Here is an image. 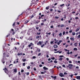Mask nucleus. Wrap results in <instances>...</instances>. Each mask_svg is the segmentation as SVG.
I'll return each instance as SVG.
<instances>
[{"label":"nucleus","mask_w":80,"mask_h":80,"mask_svg":"<svg viewBox=\"0 0 80 80\" xmlns=\"http://www.w3.org/2000/svg\"><path fill=\"white\" fill-rule=\"evenodd\" d=\"M33 58H36V57L35 56H33L32 57Z\"/></svg>","instance_id":"obj_64"},{"label":"nucleus","mask_w":80,"mask_h":80,"mask_svg":"<svg viewBox=\"0 0 80 80\" xmlns=\"http://www.w3.org/2000/svg\"><path fill=\"white\" fill-rule=\"evenodd\" d=\"M22 53L21 52L20 53H18L17 54V55H18V56H19V55H22Z\"/></svg>","instance_id":"obj_12"},{"label":"nucleus","mask_w":80,"mask_h":80,"mask_svg":"<svg viewBox=\"0 0 80 80\" xmlns=\"http://www.w3.org/2000/svg\"><path fill=\"white\" fill-rule=\"evenodd\" d=\"M34 71H36V70H37V69H36V68H34Z\"/></svg>","instance_id":"obj_54"},{"label":"nucleus","mask_w":80,"mask_h":80,"mask_svg":"<svg viewBox=\"0 0 80 80\" xmlns=\"http://www.w3.org/2000/svg\"><path fill=\"white\" fill-rule=\"evenodd\" d=\"M24 72V70L23 69H22L21 71V72Z\"/></svg>","instance_id":"obj_49"},{"label":"nucleus","mask_w":80,"mask_h":80,"mask_svg":"<svg viewBox=\"0 0 80 80\" xmlns=\"http://www.w3.org/2000/svg\"><path fill=\"white\" fill-rule=\"evenodd\" d=\"M46 34H47V35H51V32H50L49 33L48 32H46Z\"/></svg>","instance_id":"obj_10"},{"label":"nucleus","mask_w":80,"mask_h":80,"mask_svg":"<svg viewBox=\"0 0 80 80\" xmlns=\"http://www.w3.org/2000/svg\"><path fill=\"white\" fill-rule=\"evenodd\" d=\"M3 58H4V57H5V53H3Z\"/></svg>","instance_id":"obj_21"},{"label":"nucleus","mask_w":80,"mask_h":80,"mask_svg":"<svg viewBox=\"0 0 80 80\" xmlns=\"http://www.w3.org/2000/svg\"><path fill=\"white\" fill-rule=\"evenodd\" d=\"M25 47V45H22L20 46V48H22V49H23V48Z\"/></svg>","instance_id":"obj_7"},{"label":"nucleus","mask_w":80,"mask_h":80,"mask_svg":"<svg viewBox=\"0 0 80 80\" xmlns=\"http://www.w3.org/2000/svg\"><path fill=\"white\" fill-rule=\"evenodd\" d=\"M51 78H55V79H56L57 78V77L56 76H51Z\"/></svg>","instance_id":"obj_15"},{"label":"nucleus","mask_w":80,"mask_h":80,"mask_svg":"<svg viewBox=\"0 0 80 80\" xmlns=\"http://www.w3.org/2000/svg\"><path fill=\"white\" fill-rule=\"evenodd\" d=\"M41 53H39L38 54V56H40V55H41Z\"/></svg>","instance_id":"obj_59"},{"label":"nucleus","mask_w":80,"mask_h":80,"mask_svg":"<svg viewBox=\"0 0 80 80\" xmlns=\"http://www.w3.org/2000/svg\"><path fill=\"white\" fill-rule=\"evenodd\" d=\"M3 70H5V72L6 73H7V71H8V70H7V68H5V69H3Z\"/></svg>","instance_id":"obj_6"},{"label":"nucleus","mask_w":80,"mask_h":80,"mask_svg":"<svg viewBox=\"0 0 80 80\" xmlns=\"http://www.w3.org/2000/svg\"><path fill=\"white\" fill-rule=\"evenodd\" d=\"M64 57L63 55H60L59 56V58H62V57Z\"/></svg>","instance_id":"obj_37"},{"label":"nucleus","mask_w":80,"mask_h":80,"mask_svg":"<svg viewBox=\"0 0 80 80\" xmlns=\"http://www.w3.org/2000/svg\"><path fill=\"white\" fill-rule=\"evenodd\" d=\"M62 59H63L62 58H59V60L60 61H62Z\"/></svg>","instance_id":"obj_32"},{"label":"nucleus","mask_w":80,"mask_h":80,"mask_svg":"<svg viewBox=\"0 0 80 80\" xmlns=\"http://www.w3.org/2000/svg\"><path fill=\"white\" fill-rule=\"evenodd\" d=\"M53 47L55 48H58V46L56 44H54Z\"/></svg>","instance_id":"obj_5"},{"label":"nucleus","mask_w":80,"mask_h":80,"mask_svg":"<svg viewBox=\"0 0 80 80\" xmlns=\"http://www.w3.org/2000/svg\"><path fill=\"white\" fill-rule=\"evenodd\" d=\"M22 61H23V62H25V61H26V59H23L22 60Z\"/></svg>","instance_id":"obj_41"},{"label":"nucleus","mask_w":80,"mask_h":80,"mask_svg":"<svg viewBox=\"0 0 80 80\" xmlns=\"http://www.w3.org/2000/svg\"><path fill=\"white\" fill-rule=\"evenodd\" d=\"M77 56H78V54H77L74 55V57H77Z\"/></svg>","instance_id":"obj_62"},{"label":"nucleus","mask_w":80,"mask_h":80,"mask_svg":"<svg viewBox=\"0 0 80 80\" xmlns=\"http://www.w3.org/2000/svg\"><path fill=\"white\" fill-rule=\"evenodd\" d=\"M59 76L61 77H64V75L63 73H61L60 74H59Z\"/></svg>","instance_id":"obj_3"},{"label":"nucleus","mask_w":80,"mask_h":80,"mask_svg":"<svg viewBox=\"0 0 80 80\" xmlns=\"http://www.w3.org/2000/svg\"><path fill=\"white\" fill-rule=\"evenodd\" d=\"M62 34H63V35H65V31L63 32Z\"/></svg>","instance_id":"obj_44"},{"label":"nucleus","mask_w":80,"mask_h":80,"mask_svg":"<svg viewBox=\"0 0 80 80\" xmlns=\"http://www.w3.org/2000/svg\"><path fill=\"white\" fill-rule=\"evenodd\" d=\"M79 13V12H78H78H77V13L76 14V15H78V14Z\"/></svg>","instance_id":"obj_39"},{"label":"nucleus","mask_w":80,"mask_h":80,"mask_svg":"<svg viewBox=\"0 0 80 80\" xmlns=\"http://www.w3.org/2000/svg\"><path fill=\"white\" fill-rule=\"evenodd\" d=\"M76 78L78 80H80V76H76Z\"/></svg>","instance_id":"obj_8"},{"label":"nucleus","mask_w":80,"mask_h":80,"mask_svg":"<svg viewBox=\"0 0 80 80\" xmlns=\"http://www.w3.org/2000/svg\"><path fill=\"white\" fill-rule=\"evenodd\" d=\"M41 74H44L45 73V72H41Z\"/></svg>","instance_id":"obj_58"},{"label":"nucleus","mask_w":80,"mask_h":80,"mask_svg":"<svg viewBox=\"0 0 80 80\" xmlns=\"http://www.w3.org/2000/svg\"><path fill=\"white\" fill-rule=\"evenodd\" d=\"M59 36H62V32H60L59 34Z\"/></svg>","instance_id":"obj_42"},{"label":"nucleus","mask_w":80,"mask_h":80,"mask_svg":"<svg viewBox=\"0 0 80 80\" xmlns=\"http://www.w3.org/2000/svg\"><path fill=\"white\" fill-rule=\"evenodd\" d=\"M2 62L3 63H5V60L4 58H3L2 61Z\"/></svg>","instance_id":"obj_14"},{"label":"nucleus","mask_w":80,"mask_h":80,"mask_svg":"<svg viewBox=\"0 0 80 80\" xmlns=\"http://www.w3.org/2000/svg\"><path fill=\"white\" fill-rule=\"evenodd\" d=\"M30 66H28L27 67V69H28V70H29V69H30Z\"/></svg>","instance_id":"obj_38"},{"label":"nucleus","mask_w":80,"mask_h":80,"mask_svg":"<svg viewBox=\"0 0 80 80\" xmlns=\"http://www.w3.org/2000/svg\"><path fill=\"white\" fill-rule=\"evenodd\" d=\"M60 51H58V52H58V53H62V51H61L60 52H59Z\"/></svg>","instance_id":"obj_43"},{"label":"nucleus","mask_w":80,"mask_h":80,"mask_svg":"<svg viewBox=\"0 0 80 80\" xmlns=\"http://www.w3.org/2000/svg\"><path fill=\"white\" fill-rule=\"evenodd\" d=\"M72 35H73V36L75 35V32H72Z\"/></svg>","instance_id":"obj_40"},{"label":"nucleus","mask_w":80,"mask_h":80,"mask_svg":"<svg viewBox=\"0 0 80 80\" xmlns=\"http://www.w3.org/2000/svg\"><path fill=\"white\" fill-rule=\"evenodd\" d=\"M31 46H32L30 44H29L28 45V47H31Z\"/></svg>","instance_id":"obj_63"},{"label":"nucleus","mask_w":80,"mask_h":80,"mask_svg":"<svg viewBox=\"0 0 80 80\" xmlns=\"http://www.w3.org/2000/svg\"><path fill=\"white\" fill-rule=\"evenodd\" d=\"M55 18H56V19H58V18H59V17H57V16H55Z\"/></svg>","instance_id":"obj_25"},{"label":"nucleus","mask_w":80,"mask_h":80,"mask_svg":"<svg viewBox=\"0 0 80 80\" xmlns=\"http://www.w3.org/2000/svg\"><path fill=\"white\" fill-rule=\"evenodd\" d=\"M61 27H65V25L63 24H62L60 26Z\"/></svg>","instance_id":"obj_19"},{"label":"nucleus","mask_w":80,"mask_h":80,"mask_svg":"<svg viewBox=\"0 0 80 80\" xmlns=\"http://www.w3.org/2000/svg\"><path fill=\"white\" fill-rule=\"evenodd\" d=\"M47 21V19H44V20H42L41 21L43 22H41L40 24V25L39 26V27L40 28H42V26H44V25H45L44 23L45 22Z\"/></svg>","instance_id":"obj_1"},{"label":"nucleus","mask_w":80,"mask_h":80,"mask_svg":"<svg viewBox=\"0 0 80 80\" xmlns=\"http://www.w3.org/2000/svg\"><path fill=\"white\" fill-rule=\"evenodd\" d=\"M15 29L16 30V31H17L18 30V28H15Z\"/></svg>","instance_id":"obj_23"},{"label":"nucleus","mask_w":80,"mask_h":80,"mask_svg":"<svg viewBox=\"0 0 80 80\" xmlns=\"http://www.w3.org/2000/svg\"><path fill=\"white\" fill-rule=\"evenodd\" d=\"M37 45H42V42H41V41H39V42L37 43Z\"/></svg>","instance_id":"obj_4"},{"label":"nucleus","mask_w":80,"mask_h":80,"mask_svg":"<svg viewBox=\"0 0 80 80\" xmlns=\"http://www.w3.org/2000/svg\"><path fill=\"white\" fill-rule=\"evenodd\" d=\"M37 51H38V52H40V49L37 48Z\"/></svg>","instance_id":"obj_26"},{"label":"nucleus","mask_w":80,"mask_h":80,"mask_svg":"<svg viewBox=\"0 0 80 80\" xmlns=\"http://www.w3.org/2000/svg\"><path fill=\"white\" fill-rule=\"evenodd\" d=\"M39 38V36H37L36 37V39H38V38Z\"/></svg>","instance_id":"obj_27"},{"label":"nucleus","mask_w":80,"mask_h":80,"mask_svg":"<svg viewBox=\"0 0 80 80\" xmlns=\"http://www.w3.org/2000/svg\"><path fill=\"white\" fill-rule=\"evenodd\" d=\"M39 18L38 19V20H40V19H41V18H42L41 17H40V16H39Z\"/></svg>","instance_id":"obj_48"},{"label":"nucleus","mask_w":80,"mask_h":80,"mask_svg":"<svg viewBox=\"0 0 80 80\" xmlns=\"http://www.w3.org/2000/svg\"><path fill=\"white\" fill-rule=\"evenodd\" d=\"M29 72H28L26 73L27 75H29Z\"/></svg>","instance_id":"obj_45"},{"label":"nucleus","mask_w":80,"mask_h":80,"mask_svg":"<svg viewBox=\"0 0 80 80\" xmlns=\"http://www.w3.org/2000/svg\"><path fill=\"white\" fill-rule=\"evenodd\" d=\"M40 67H42V66H43V65H42V64H40L39 65Z\"/></svg>","instance_id":"obj_51"},{"label":"nucleus","mask_w":80,"mask_h":80,"mask_svg":"<svg viewBox=\"0 0 80 80\" xmlns=\"http://www.w3.org/2000/svg\"><path fill=\"white\" fill-rule=\"evenodd\" d=\"M79 30V29L78 28H77L76 30H75L76 32H78Z\"/></svg>","instance_id":"obj_34"},{"label":"nucleus","mask_w":80,"mask_h":80,"mask_svg":"<svg viewBox=\"0 0 80 80\" xmlns=\"http://www.w3.org/2000/svg\"><path fill=\"white\" fill-rule=\"evenodd\" d=\"M15 22H14L13 24H12V26L13 27H15Z\"/></svg>","instance_id":"obj_28"},{"label":"nucleus","mask_w":80,"mask_h":80,"mask_svg":"<svg viewBox=\"0 0 80 80\" xmlns=\"http://www.w3.org/2000/svg\"><path fill=\"white\" fill-rule=\"evenodd\" d=\"M69 67H73V65L72 64H69Z\"/></svg>","instance_id":"obj_24"},{"label":"nucleus","mask_w":80,"mask_h":80,"mask_svg":"<svg viewBox=\"0 0 80 80\" xmlns=\"http://www.w3.org/2000/svg\"><path fill=\"white\" fill-rule=\"evenodd\" d=\"M29 20L28 21V20H27V22L26 21H25V24L27 23H28V22H29Z\"/></svg>","instance_id":"obj_33"},{"label":"nucleus","mask_w":80,"mask_h":80,"mask_svg":"<svg viewBox=\"0 0 80 80\" xmlns=\"http://www.w3.org/2000/svg\"><path fill=\"white\" fill-rule=\"evenodd\" d=\"M51 59L52 60H55V58L54 57H52L51 58Z\"/></svg>","instance_id":"obj_47"},{"label":"nucleus","mask_w":80,"mask_h":80,"mask_svg":"<svg viewBox=\"0 0 80 80\" xmlns=\"http://www.w3.org/2000/svg\"><path fill=\"white\" fill-rule=\"evenodd\" d=\"M54 41H55V42H58V40H57L56 38H55L54 39Z\"/></svg>","instance_id":"obj_30"},{"label":"nucleus","mask_w":80,"mask_h":80,"mask_svg":"<svg viewBox=\"0 0 80 80\" xmlns=\"http://www.w3.org/2000/svg\"><path fill=\"white\" fill-rule=\"evenodd\" d=\"M50 28H53V26H50Z\"/></svg>","instance_id":"obj_53"},{"label":"nucleus","mask_w":80,"mask_h":80,"mask_svg":"<svg viewBox=\"0 0 80 80\" xmlns=\"http://www.w3.org/2000/svg\"><path fill=\"white\" fill-rule=\"evenodd\" d=\"M64 4H62L60 5V7H63V6H64Z\"/></svg>","instance_id":"obj_52"},{"label":"nucleus","mask_w":80,"mask_h":80,"mask_svg":"<svg viewBox=\"0 0 80 80\" xmlns=\"http://www.w3.org/2000/svg\"><path fill=\"white\" fill-rule=\"evenodd\" d=\"M70 40H72V41H74V38H70Z\"/></svg>","instance_id":"obj_17"},{"label":"nucleus","mask_w":80,"mask_h":80,"mask_svg":"<svg viewBox=\"0 0 80 80\" xmlns=\"http://www.w3.org/2000/svg\"><path fill=\"white\" fill-rule=\"evenodd\" d=\"M54 63H58V62L57 61L55 60L54 61Z\"/></svg>","instance_id":"obj_36"},{"label":"nucleus","mask_w":80,"mask_h":80,"mask_svg":"<svg viewBox=\"0 0 80 80\" xmlns=\"http://www.w3.org/2000/svg\"><path fill=\"white\" fill-rule=\"evenodd\" d=\"M78 38H80V34L78 35Z\"/></svg>","instance_id":"obj_60"},{"label":"nucleus","mask_w":80,"mask_h":80,"mask_svg":"<svg viewBox=\"0 0 80 80\" xmlns=\"http://www.w3.org/2000/svg\"><path fill=\"white\" fill-rule=\"evenodd\" d=\"M53 41H51L50 42V43L51 44H52V43H53Z\"/></svg>","instance_id":"obj_50"},{"label":"nucleus","mask_w":80,"mask_h":80,"mask_svg":"<svg viewBox=\"0 0 80 80\" xmlns=\"http://www.w3.org/2000/svg\"><path fill=\"white\" fill-rule=\"evenodd\" d=\"M14 72L15 73H17V68L14 69Z\"/></svg>","instance_id":"obj_9"},{"label":"nucleus","mask_w":80,"mask_h":80,"mask_svg":"<svg viewBox=\"0 0 80 80\" xmlns=\"http://www.w3.org/2000/svg\"><path fill=\"white\" fill-rule=\"evenodd\" d=\"M34 17V16H33V15L32 14V16H31V18H33Z\"/></svg>","instance_id":"obj_35"},{"label":"nucleus","mask_w":80,"mask_h":80,"mask_svg":"<svg viewBox=\"0 0 80 80\" xmlns=\"http://www.w3.org/2000/svg\"><path fill=\"white\" fill-rule=\"evenodd\" d=\"M73 50L74 51H75V50L77 51V50H78V49H77V48H73Z\"/></svg>","instance_id":"obj_18"},{"label":"nucleus","mask_w":80,"mask_h":80,"mask_svg":"<svg viewBox=\"0 0 80 80\" xmlns=\"http://www.w3.org/2000/svg\"><path fill=\"white\" fill-rule=\"evenodd\" d=\"M49 8H50V7L48 6L46 8V10H48V9H49Z\"/></svg>","instance_id":"obj_20"},{"label":"nucleus","mask_w":80,"mask_h":80,"mask_svg":"<svg viewBox=\"0 0 80 80\" xmlns=\"http://www.w3.org/2000/svg\"><path fill=\"white\" fill-rule=\"evenodd\" d=\"M58 45H59L60 44V43L59 42H57Z\"/></svg>","instance_id":"obj_56"},{"label":"nucleus","mask_w":80,"mask_h":80,"mask_svg":"<svg viewBox=\"0 0 80 80\" xmlns=\"http://www.w3.org/2000/svg\"><path fill=\"white\" fill-rule=\"evenodd\" d=\"M62 40H59V43H62Z\"/></svg>","instance_id":"obj_55"},{"label":"nucleus","mask_w":80,"mask_h":80,"mask_svg":"<svg viewBox=\"0 0 80 80\" xmlns=\"http://www.w3.org/2000/svg\"><path fill=\"white\" fill-rule=\"evenodd\" d=\"M41 34V32H37V35H40Z\"/></svg>","instance_id":"obj_31"},{"label":"nucleus","mask_w":80,"mask_h":80,"mask_svg":"<svg viewBox=\"0 0 80 80\" xmlns=\"http://www.w3.org/2000/svg\"><path fill=\"white\" fill-rule=\"evenodd\" d=\"M39 22H40V21H38V20L37 21L35 22L36 23H35V24H38Z\"/></svg>","instance_id":"obj_13"},{"label":"nucleus","mask_w":80,"mask_h":80,"mask_svg":"<svg viewBox=\"0 0 80 80\" xmlns=\"http://www.w3.org/2000/svg\"><path fill=\"white\" fill-rule=\"evenodd\" d=\"M43 47H45V44H43L41 46V47L42 48H43Z\"/></svg>","instance_id":"obj_22"},{"label":"nucleus","mask_w":80,"mask_h":80,"mask_svg":"<svg viewBox=\"0 0 80 80\" xmlns=\"http://www.w3.org/2000/svg\"><path fill=\"white\" fill-rule=\"evenodd\" d=\"M10 33H12V35H14L15 33V31H14V30H13V29H11V31H10Z\"/></svg>","instance_id":"obj_2"},{"label":"nucleus","mask_w":80,"mask_h":80,"mask_svg":"<svg viewBox=\"0 0 80 80\" xmlns=\"http://www.w3.org/2000/svg\"><path fill=\"white\" fill-rule=\"evenodd\" d=\"M43 68L44 69V70H48V68H46L45 67H43Z\"/></svg>","instance_id":"obj_11"},{"label":"nucleus","mask_w":80,"mask_h":80,"mask_svg":"<svg viewBox=\"0 0 80 80\" xmlns=\"http://www.w3.org/2000/svg\"><path fill=\"white\" fill-rule=\"evenodd\" d=\"M30 44L31 45H32V46H33V44L32 43V42H31L30 43Z\"/></svg>","instance_id":"obj_46"},{"label":"nucleus","mask_w":80,"mask_h":80,"mask_svg":"<svg viewBox=\"0 0 80 80\" xmlns=\"http://www.w3.org/2000/svg\"><path fill=\"white\" fill-rule=\"evenodd\" d=\"M28 40H32V38H30V37L29 38H28Z\"/></svg>","instance_id":"obj_29"},{"label":"nucleus","mask_w":80,"mask_h":80,"mask_svg":"<svg viewBox=\"0 0 80 80\" xmlns=\"http://www.w3.org/2000/svg\"><path fill=\"white\" fill-rule=\"evenodd\" d=\"M72 30H71L69 31V33H72Z\"/></svg>","instance_id":"obj_57"},{"label":"nucleus","mask_w":80,"mask_h":80,"mask_svg":"<svg viewBox=\"0 0 80 80\" xmlns=\"http://www.w3.org/2000/svg\"><path fill=\"white\" fill-rule=\"evenodd\" d=\"M64 75H67V72H64Z\"/></svg>","instance_id":"obj_61"},{"label":"nucleus","mask_w":80,"mask_h":80,"mask_svg":"<svg viewBox=\"0 0 80 80\" xmlns=\"http://www.w3.org/2000/svg\"><path fill=\"white\" fill-rule=\"evenodd\" d=\"M42 19H43V17H44V15L42 14L41 16Z\"/></svg>","instance_id":"obj_16"}]
</instances>
